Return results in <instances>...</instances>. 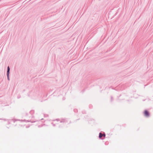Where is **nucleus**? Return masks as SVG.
Returning <instances> with one entry per match:
<instances>
[{"label": "nucleus", "instance_id": "3", "mask_svg": "<svg viewBox=\"0 0 153 153\" xmlns=\"http://www.w3.org/2000/svg\"><path fill=\"white\" fill-rule=\"evenodd\" d=\"M9 71H10V68H9V67L8 66L7 67V74L8 78V79H9L8 76H9Z\"/></svg>", "mask_w": 153, "mask_h": 153}, {"label": "nucleus", "instance_id": "1", "mask_svg": "<svg viewBox=\"0 0 153 153\" xmlns=\"http://www.w3.org/2000/svg\"><path fill=\"white\" fill-rule=\"evenodd\" d=\"M144 114L146 117H148L149 116V112L147 110H146L144 111Z\"/></svg>", "mask_w": 153, "mask_h": 153}, {"label": "nucleus", "instance_id": "2", "mask_svg": "<svg viewBox=\"0 0 153 153\" xmlns=\"http://www.w3.org/2000/svg\"><path fill=\"white\" fill-rule=\"evenodd\" d=\"M105 134H102V133H100L99 134V137L101 138L102 137H105Z\"/></svg>", "mask_w": 153, "mask_h": 153}]
</instances>
